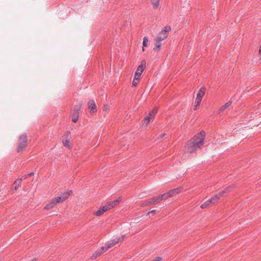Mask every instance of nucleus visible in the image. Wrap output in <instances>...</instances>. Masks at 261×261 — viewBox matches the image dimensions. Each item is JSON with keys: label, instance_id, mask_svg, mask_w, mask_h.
<instances>
[{"label": "nucleus", "instance_id": "4468645a", "mask_svg": "<svg viewBox=\"0 0 261 261\" xmlns=\"http://www.w3.org/2000/svg\"><path fill=\"white\" fill-rule=\"evenodd\" d=\"M103 253V252L101 251V249L97 250L91 256V258L92 259H95L98 256L101 255Z\"/></svg>", "mask_w": 261, "mask_h": 261}, {"label": "nucleus", "instance_id": "423d86ee", "mask_svg": "<svg viewBox=\"0 0 261 261\" xmlns=\"http://www.w3.org/2000/svg\"><path fill=\"white\" fill-rule=\"evenodd\" d=\"M88 108L90 110V112L92 114L96 112L97 107L94 100H90L88 103Z\"/></svg>", "mask_w": 261, "mask_h": 261}, {"label": "nucleus", "instance_id": "e433bc0d", "mask_svg": "<svg viewBox=\"0 0 261 261\" xmlns=\"http://www.w3.org/2000/svg\"><path fill=\"white\" fill-rule=\"evenodd\" d=\"M203 96L202 95H201L200 93H197L196 97L200 98L202 99Z\"/></svg>", "mask_w": 261, "mask_h": 261}, {"label": "nucleus", "instance_id": "72a5a7b5", "mask_svg": "<svg viewBox=\"0 0 261 261\" xmlns=\"http://www.w3.org/2000/svg\"><path fill=\"white\" fill-rule=\"evenodd\" d=\"M162 260V257L161 256H158L151 261H161Z\"/></svg>", "mask_w": 261, "mask_h": 261}, {"label": "nucleus", "instance_id": "9d476101", "mask_svg": "<svg viewBox=\"0 0 261 261\" xmlns=\"http://www.w3.org/2000/svg\"><path fill=\"white\" fill-rule=\"evenodd\" d=\"M72 191L71 190H67L63 192H62L60 194V196L63 198V199L65 200L67 198H69V196L72 194Z\"/></svg>", "mask_w": 261, "mask_h": 261}, {"label": "nucleus", "instance_id": "f3484780", "mask_svg": "<svg viewBox=\"0 0 261 261\" xmlns=\"http://www.w3.org/2000/svg\"><path fill=\"white\" fill-rule=\"evenodd\" d=\"M105 205L106 206L108 210H110L116 205V201H110L108 203H107Z\"/></svg>", "mask_w": 261, "mask_h": 261}, {"label": "nucleus", "instance_id": "ddd939ff", "mask_svg": "<svg viewBox=\"0 0 261 261\" xmlns=\"http://www.w3.org/2000/svg\"><path fill=\"white\" fill-rule=\"evenodd\" d=\"M19 141H20L19 143L23 144L25 145L26 143L28 141V139H27L26 135L23 134V135H21L20 137Z\"/></svg>", "mask_w": 261, "mask_h": 261}, {"label": "nucleus", "instance_id": "f03ea898", "mask_svg": "<svg viewBox=\"0 0 261 261\" xmlns=\"http://www.w3.org/2000/svg\"><path fill=\"white\" fill-rule=\"evenodd\" d=\"M171 31V28L170 26L165 27L161 31L159 32L156 39L159 40V41H162L166 39L168 36V33Z\"/></svg>", "mask_w": 261, "mask_h": 261}, {"label": "nucleus", "instance_id": "6e6552de", "mask_svg": "<svg viewBox=\"0 0 261 261\" xmlns=\"http://www.w3.org/2000/svg\"><path fill=\"white\" fill-rule=\"evenodd\" d=\"M119 242L120 240L118 239L117 237L112 239L109 242L107 243V247L106 248H110Z\"/></svg>", "mask_w": 261, "mask_h": 261}, {"label": "nucleus", "instance_id": "a18cd8bd", "mask_svg": "<svg viewBox=\"0 0 261 261\" xmlns=\"http://www.w3.org/2000/svg\"><path fill=\"white\" fill-rule=\"evenodd\" d=\"M37 258H34L33 259L29 260V261H36Z\"/></svg>", "mask_w": 261, "mask_h": 261}, {"label": "nucleus", "instance_id": "1a4fd4ad", "mask_svg": "<svg viewBox=\"0 0 261 261\" xmlns=\"http://www.w3.org/2000/svg\"><path fill=\"white\" fill-rule=\"evenodd\" d=\"M108 209L106 205L100 206L99 209L94 213V214L97 216H101L105 212L107 211Z\"/></svg>", "mask_w": 261, "mask_h": 261}, {"label": "nucleus", "instance_id": "9b49d317", "mask_svg": "<svg viewBox=\"0 0 261 261\" xmlns=\"http://www.w3.org/2000/svg\"><path fill=\"white\" fill-rule=\"evenodd\" d=\"M183 189V187L182 186L179 187L177 188L171 190L169 191L170 195L171 197L175 196L180 193V191Z\"/></svg>", "mask_w": 261, "mask_h": 261}, {"label": "nucleus", "instance_id": "4be33fe9", "mask_svg": "<svg viewBox=\"0 0 261 261\" xmlns=\"http://www.w3.org/2000/svg\"><path fill=\"white\" fill-rule=\"evenodd\" d=\"M139 80V79L138 77H134V80L132 82V85L134 87H136L138 85V81Z\"/></svg>", "mask_w": 261, "mask_h": 261}, {"label": "nucleus", "instance_id": "393cba45", "mask_svg": "<svg viewBox=\"0 0 261 261\" xmlns=\"http://www.w3.org/2000/svg\"><path fill=\"white\" fill-rule=\"evenodd\" d=\"M63 143L64 144V146L66 147H69L70 145H69V141L68 139H63Z\"/></svg>", "mask_w": 261, "mask_h": 261}, {"label": "nucleus", "instance_id": "5701e85b", "mask_svg": "<svg viewBox=\"0 0 261 261\" xmlns=\"http://www.w3.org/2000/svg\"><path fill=\"white\" fill-rule=\"evenodd\" d=\"M152 5L153 6V8L154 9H157L159 7L160 2L159 0H157L155 2H151Z\"/></svg>", "mask_w": 261, "mask_h": 261}, {"label": "nucleus", "instance_id": "f704fd0d", "mask_svg": "<svg viewBox=\"0 0 261 261\" xmlns=\"http://www.w3.org/2000/svg\"><path fill=\"white\" fill-rule=\"evenodd\" d=\"M165 136H166L165 133L162 134L159 136V139H161L163 138Z\"/></svg>", "mask_w": 261, "mask_h": 261}, {"label": "nucleus", "instance_id": "49530a36", "mask_svg": "<svg viewBox=\"0 0 261 261\" xmlns=\"http://www.w3.org/2000/svg\"><path fill=\"white\" fill-rule=\"evenodd\" d=\"M18 187H15V189H17L18 188Z\"/></svg>", "mask_w": 261, "mask_h": 261}, {"label": "nucleus", "instance_id": "7c9ffc66", "mask_svg": "<svg viewBox=\"0 0 261 261\" xmlns=\"http://www.w3.org/2000/svg\"><path fill=\"white\" fill-rule=\"evenodd\" d=\"M202 99L200 98L196 97L195 99V103H197L198 105H200Z\"/></svg>", "mask_w": 261, "mask_h": 261}, {"label": "nucleus", "instance_id": "20e7f679", "mask_svg": "<svg viewBox=\"0 0 261 261\" xmlns=\"http://www.w3.org/2000/svg\"><path fill=\"white\" fill-rule=\"evenodd\" d=\"M229 190L228 188H226L225 190L220 191L218 194L215 195L212 198H210V202H212V204L215 203L216 202L218 201L220 198L225 193L229 192Z\"/></svg>", "mask_w": 261, "mask_h": 261}, {"label": "nucleus", "instance_id": "79ce46f5", "mask_svg": "<svg viewBox=\"0 0 261 261\" xmlns=\"http://www.w3.org/2000/svg\"><path fill=\"white\" fill-rule=\"evenodd\" d=\"M259 55L261 58V45H260V47H259Z\"/></svg>", "mask_w": 261, "mask_h": 261}, {"label": "nucleus", "instance_id": "ea45409f", "mask_svg": "<svg viewBox=\"0 0 261 261\" xmlns=\"http://www.w3.org/2000/svg\"><path fill=\"white\" fill-rule=\"evenodd\" d=\"M28 177H29V176H28V174H25V175H24L23 176H22V177H21V178H22V179H26V178H27Z\"/></svg>", "mask_w": 261, "mask_h": 261}, {"label": "nucleus", "instance_id": "a211bd4d", "mask_svg": "<svg viewBox=\"0 0 261 261\" xmlns=\"http://www.w3.org/2000/svg\"><path fill=\"white\" fill-rule=\"evenodd\" d=\"M210 200H211V199H209L208 200L205 201L203 203H202L200 207L202 208H205L207 206L209 205L210 204H212V202H210Z\"/></svg>", "mask_w": 261, "mask_h": 261}, {"label": "nucleus", "instance_id": "4c0bfd02", "mask_svg": "<svg viewBox=\"0 0 261 261\" xmlns=\"http://www.w3.org/2000/svg\"><path fill=\"white\" fill-rule=\"evenodd\" d=\"M200 105H198L196 103H195L194 106V110H196L197 109V108L198 106H199Z\"/></svg>", "mask_w": 261, "mask_h": 261}, {"label": "nucleus", "instance_id": "2f4dec72", "mask_svg": "<svg viewBox=\"0 0 261 261\" xmlns=\"http://www.w3.org/2000/svg\"><path fill=\"white\" fill-rule=\"evenodd\" d=\"M126 237L125 234H123L120 237H117L118 239L120 240V242L123 240V239Z\"/></svg>", "mask_w": 261, "mask_h": 261}, {"label": "nucleus", "instance_id": "c9c22d12", "mask_svg": "<svg viewBox=\"0 0 261 261\" xmlns=\"http://www.w3.org/2000/svg\"><path fill=\"white\" fill-rule=\"evenodd\" d=\"M155 45H161V42L162 41H159V40L157 39H155Z\"/></svg>", "mask_w": 261, "mask_h": 261}, {"label": "nucleus", "instance_id": "58836bf2", "mask_svg": "<svg viewBox=\"0 0 261 261\" xmlns=\"http://www.w3.org/2000/svg\"><path fill=\"white\" fill-rule=\"evenodd\" d=\"M22 180V178H18L15 181V184H17L18 183L19 184L20 183L21 181Z\"/></svg>", "mask_w": 261, "mask_h": 261}, {"label": "nucleus", "instance_id": "b1692460", "mask_svg": "<svg viewBox=\"0 0 261 261\" xmlns=\"http://www.w3.org/2000/svg\"><path fill=\"white\" fill-rule=\"evenodd\" d=\"M155 198H156V201H157V202L158 203L163 200H165L164 198V195L163 194H161V195H160L158 196H155Z\"/></svg>", "mask_w": 261, "mask_h": 261}, {"label": "nucleus", "instance_id": "aec40b11", "mask_svg": "<svg viewBox=\"0 0 261 261\" xmlns=\"http://www.w3.org/2000/svg\"><path fill=\"white\" fill-rule=\"evenodd\" d=\"M148 41V38L146 36H145L143 38V51H144V47H146L147 46Z\"/></svg>", "mask_w": 261, "mask_h": 261}, {"label": "nucleus", "instance_id": "37998d69", "mask_svg": "<svg viewBox=\"0 0 261 261\" xmlns=\"http://www.w3.org/2000/svg\"><path fill=\"white\" fill-rule=\"evenodd\" d=\"M155 212H156V210H151L149 213H155Z\"/></svg>", "mask_w": 261, "mask_h": 261}, {"label": "nucleus", "instance_id": "a19ab883", "mask_svg": "<svg viewBox=\"0 0 261 261\" xmlns=\"http://www.w3.org/2000/svg\"><path fill=\"white\" fill-rule=\"evenodd\" d=\"M34 174V173L33 172H30V173L28 174V176H32Z\"/></svg>", "mask_w": 261, "mask_h": 261}, {"label": "nucleus", "instance_id": "dca6fc26", "mask_svg": "<svg viewBox=\"0 0 261 261\" xmlns=\"http://www.w3.org/2000/svg\"><path fill=\"white\" fill-rule=\"evenodd\" d=\"M53 200L56 205H57L58 203H60L64 201V200L60 195L58 197L54 198Z\"/></svg>", "mask_w": 261, "mask_h": 261}, {"label": "nucleus", "instance_id": "473e14b6", "mask_svg": "<svg viewBox=\"0 0 261 261\" xmlns=\"http://www.w3.org/2000/svg\"><path fill=\"white\" fill-rule=\"evenodd\" d=\"M107 247V243L105 244V246H102L101 247L100 249H101V251L103 252V251H107L109 248H106Z\"/></svg>", "mask_w": 261, "mask_h": 261}, {"label": "nucleus", "instance_id": "c756f323", "mask_svg": "<svg viewBox=\"0 0 261 261\" xmlns=\"http://www.w3.org/2000/svg\"><path fill=\"white\" fill-rule=\"evenodd\" d=\"M161 45H155V46L153 48V50L155 52H158L161 49Z\"/></svg>", "mask_w": 261, "mask_h": 261}, {"label": "nucleus", "instance_id": "bb28decb", "mask_svg": "<svg viewBox=\"0 0 261 261\" xmlns=\"http://www.w3.org/2000/svg\"><path fill=\"white\" fill-rule=\"evenodd\" d=\"M205 91H206L205 88L204 87H202L199 89V91L198 93H200L201 95H202L203 96L205 93Z\"/></svg>", "mask_w": 261, "mask_h": 261}, {"label": "nucleus", "instance_id": "cd10ccee", "mask_svg": "<svg viewBox=\"0 0 261 261\" xmlns=\"http://www.w3.org/2000/svg\"><path fill=\"white\" fill-rule=\"evenodd\" d=\"M102 110L105 112H108L110 110V106L108 104H105Z\"/></svg>", "mask_w": 261, "mask_h": 261}, {"label": "nucleus", "instance_id": "6ab92c4d", "mask_svg": "<svg viewBox=\"0 0 261 261\" xmlns=\"http://www.w3.org/2000/svg\"><path fill=\"white\" fill-rule=\"evenodd\" d=\"M158 108H153L148 114L149 116H152L153 115H155L157 112H158Z\"/></svg>", "mask_w": 261, "mask_h": 261}, {"label": "nucleus", "instance_id": "2eb2a0df", "mask_svg": "<svg viewBox=\"0 0 261 261\" xmlns=\"http://www.w3.org/2000/svg\"><path fill=\"white\" fill-rule=\"evenodd\" d=\"M56 205V204H55V203L52 199V200L49 203H48L47 204H46V205L44 207V208L45 210H50L52 208H53L54 206H55Z\"/></svg>", "mask_w": 261, "mask_h": 261}, {"label": "nucleus", "instance_id": "c85d7f7f", "mask_svg": "<svg viewBox=\"0 0 261 261\" xmlns=\"http://www.w3.org/2000/svg\"><path fill=\"white\" fill-rule=\"evenodd\" d=\"M163 195H164V198L165 200L171 197L170 194L169 193V191H168L167 192L163 194Z\"/></svg>", "mask_w": 261, "mask_h": 261}, {"label": "nucleus", "instance_id": "c03bdc74", "mask_svg": "<svg viewBox=\"0 0 261 261\" xmlns=\"http://www.w3.org/2000/svg\"><path fill=\"white\" fill-rule=\"evenodd\" d=\"M120 198H118V199H117L116 200H115V201H116V205L117 204V203L120 201V200H119Z\"/></svg>", "mask_w": 261, "mask_h": 261}, {"label": "nucleus", "instance_id": "0eeeda50", "mask_svg": "<svg viewBox=\"0 0 261 261\" xmlns=\"http://www.w3.org/2000/svg\"><path fill=\"white\" fill-rule=\"evenodd\" d=\"M145 65H143L142 64L140 65L137 68V70L135 72L134 76L135 77H138L139 79L140 78L141 75L142 73V72L145 69Z\"/></svg>", "mask_w": 261, "mask_h": 261}, {"label": "nucleus", "instance_id": "39448f33", "mask_svg": "<svg viewBox=\"0 0 261 261\" xmlns=\"http://www.w3.org/2000/svg\"><path fill=\"white\" fill-rule=\"evenodd\" d=\"M158 203L155 197L144 200L141 203V206L143 207L147 206L148 205Z\"/></svg>", "mask_w": 261, "mask_h": 261}, {"label": "nucleus", "instance_id": "f8f14e48", "mask_svg": "<svg viewBox=\"0 0 261 261\" xmlns=\"http://www.w3.org/2000/svg\"><path fill=\"white\" fill-rule=\"evenodd\" d=\"M232 103V101L229 100V101L225 103L223 106H222L220 109V112H223L224 111H225L226 109H227Z\"/></svg>", "mask_w": 261, "mask_h": 261}, {"label": "nucleus", "instance_id": "f257e3e1", "mask_svg": "<svg viewBox=\"0 0 261 261\" xmlns=\"http://www.w3.org/2000/svg\"><path fill=\"white\" fill-rule=\"evenodd\" d=\"M205 136V132L203 130L195 135L185 145V149L189 153H193L201 148L204 144Z\"/></svg>", "mask_w": 261, "mask_h": 261}, {"label": "nucleus", "instance_id": "a878e982", "mask_svg": "<svg viewBox=\"0 0 261 261\" xmlns=\"http://www.w3.org/2000/svg\"><path fill=\"white\" fill-rule=\"evenodd\" d=\"M151 119V116H149L147 115V116H146L144 118V123H145L146 125H147L149 123Z\"/></svg>", "mask_w": 261, "mask_h": 261}, {"label": "nucleus", "instance_id": "412c9836", "mask_svg": "<svg viewBox=\"0 0 261 261\" xmlns=\"http://www.w3.org/2000/svg\"><path fill=\"white\" fill-rule=\"evenodd\" d=\"M25 145H24L23 144L19 143V145L17 148V152H20V151H21L23 149V148L25 147Z\"/></svg>", "mask_w": 261, "mask_h": 261}, {"label": "nucleus", "instance_id": "7ed1b4c3", "mask_svg": "<svg viewBox=\"0 0 261 261\" xmlns=\"http://www.w3.org/2000/svg\"><path fill=\"white\" fill-rule=\"evenodd\" d=\"M81 106L82 103H81L79 105H76L74 106L72 121L74 123L76 122L78 120L79 116V111L81 108Z\"/></svg>", "mask_w": 261, "mask_h": 261}]
</instances>
